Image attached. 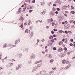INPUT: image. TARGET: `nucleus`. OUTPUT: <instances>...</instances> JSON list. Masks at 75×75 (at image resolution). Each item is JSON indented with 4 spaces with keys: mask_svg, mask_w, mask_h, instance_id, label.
<instances>
[{
    "mask_svg": "<svg viewBox=\"0 0 75 75\" xmlns=\"http://www.w3.org/2000/svg\"><path fill=\"white\" fill-rule=\"evenodd\" d=\"M55 23H54V22H52V26H54V25H55Z\"/></svg>",
    "mask_w": 75,
    "mask_h": 75,
    "instance_id": "nucleus-31",
    "label": "nucleus"
},
{
    "mask_svg": "<svg viewBox=\"0 0 75 75\" xmlns=\"http://www.w3.org/2000/svg\"><path fill=\"white\" fill-rule=\"evenodd\" d=\"M58 51L59 52H61V51H62V48H61V47L59 48L58 49Z\"/></svg>",
    "mask_w": 75,
    "mask_h": 75,
    "instance_id": "nucleus-17",
    "label": "nucleus"
},
{
    "mask_svg": "<svg viewBox=\"0 0 75 75\" xmlns=\"http://www.w3.org/2000/svg\"><path fill=\"white\" fill-rule=\"evenodd\" d=\"M69 68V65H68L65 68H64V69H68V68Z\"/></svg>",
    "mask_w": 75,
    "mask_h": 75,
    "instance_id": "nucleus-23",
    "label": "nucleus"
},
{
    "mask_svg": "<svg viewBox=\"0 0 75 75\" xmlns=\"http://www.w3.org/2000/svg\"><path fill=\"white\" fill-rule=\"evenodd\" d=\"M52 21H53V19L52 18L48 19L47 20V22L49 23H51V22H52Z\"/></svg>",
    "mask_w": 75,
    "mask_h": 75,
    "instance_id": "nucleus-8",
    "label": "nucleus"
},
{
    "mask_svg": "<svg viewBox=\"0 0 75 75\" xmlns=\"http://www.w3.org/2000/svg\"><path fill=\"white\" fill-rule=\"evenodd\" d=\"M55 32V31H57V29H54L53 30Z\"/></svg>",
    "mask_w": 75,
    "mask_h": 75,
    "instance_id": "nucleus-40",
    "label": "nucleus"
},
{
    "mask_svg": "<svg viewBox=\"0 0 75 75\" xmlns=\"http://www.w3.org/2000/svg\"><path fill=\"white\" fill-rule=\"evenodd\" d=\"M62 63L63 64H65L66 63V60H63L62 61Z\"/></svg>",
    "mask_w": 75,
    "mask_h": 75,
    "instance_id": "nucleus-16",
    "label": "nucleus"
},
{
    "mask_svg": "<svg viewBox=\"0 0 75 75\" xmlns=\"http://www.w3.org/2000/svg\"><path fill=\"white\" fill-rule=\"evenodd\" d=\"M45 41V40L44 39H43L41 40V41H42V42H44V41Z\"/></svg>",
    "mask_w": 75,
    "mask_h": 75,
    "instance_id": "nucleus-56",
    "label": "nucleus"
},
{
    "mask_svg": "<svg viewBox=\"0 0 75 75\" xmlns=\"http://www.w3.org/2000/svg\"><path fill=\"white\" fill-rule=\"evenodd\" d=\"M29 22L30 23V21H28V22H25L24 23L25 25H30V24L29 23H28Z\"/></svg>",
    "mask_w": 75,
    "mask_h": 75,
    "instance_id": "nucleus-9",
    "label": "nucleus"
},
{
    "mask_svg": "<svg viewBox=\"0 0 75 75\" xmlns=\"http://www.w3.org/2000/svg\"><path fill=\"white\" fill-rule=\"evenodd\" d=\"M40 41V39H38L37 40V42H39Z\"/></svg>",
    "mask_w": 75,
    "mask_h": 75,
    "instance_id": "nucleus-64",
    "label": "nucleus"
},
{
    "mask_svg": "<svg viewBox=\"0 0 75 75\" xmlns=\"http://www.w3.org/2000/svg\"><path fill=\"white\" fill-rule=\"evenodd\" d=\"M54 13L53 11H51L50 13V17H52V16H54Z\"/></svg>",
    "mask_w": 75,
    "mask_h": 75,
    "instance_id": "nucleus-6",
    "label": "nucleus"
},
{
    "mask_svg": "<svg viewBox=\"0 0 75 75\" xmlns=\"http://www.w3.org/2000/svg\"><path fill=\"white\" fill-rule=\"evenodd\" d=\"M55 13L56 14V15H57V14H58V11H56Z\"/></svg>",
    "mask_w": 75,
    "mask_h": 75,
    "instance_id": "nucleus-35",
    "label": "nucleus"
},
{
    "mask_svg": "<svg viewBox=\"0 0 75 75\" xmlns=\"http://www.w3.org/2000/svg\"><path fill=\"white\" fill-rule=\"evenodd\" d=\"M20 42V39H18L16 40L15 42V44H18Z\"/></svg>",
    "mask_w": 75,
    "mask_h": 75,
    "instance_id": "nucleus-10",
    "label": "nucleus"
},
{
    "mask_svg": "<svg viewBox=\"0 0 75 75\" xmlns=\"http://www.w3.org/2000/svg\"><path fill=\"white\" fill-rule=\"evenodd\" d=\"M65 56V55L64 54H62V55L61 56V57H64Z\"/></svg>",
    "mask_w": 75,
    "mask_h": 75,
    "instance_id": "nucleus-50",
    "label": "nucleus"
},
{
    "mask_svg": "<svg viewBox=\"0 0 75 75\" xmlns=\"http://www.w3.org/2000/svg\"><path fill=\"white\" fill-rule=\"evenodd\" d=\"M54 72L52 71H50L49 72V74L50 75H53Z\"/></svg>",
    "mask_w": 75,
    "mask_h": 75,
    "instance_id": "nucleus-12",
    "label": "nucleus"
},
{
    "mask_svg": "<svg viewBox=\"0 0 75 75\" xmlns=\"http://www.w3.org/2000/svg\"><path fill=\"white\" fill-rule=\"evenodd\" d=\"M53 36L54 37H57V35L55 34H54Z\"/></svg>",
    "mask_w": 75,
    "mask_h": 75,
    "instance_id": "nucleus-51",
    "label": "nucleus"
},
{
    "mask_svg": "<svg viewBox=\"0 0 75 75\" xmlns=\"http://www.w3.org/2000/svg\"><path fill=\"white\" fill-rule=\"evenodd\" d=\"M69 61H66V64H69Z\"/></svg>",
    "mask_w": 75,
    "mask_h": 75,
    "instance_id": "nucleus-29",
    "label": "nucleus"
},
{
    "mask_svg": "<svg viewBox=\"0 0 75 75\" xmlns=\"http://www.w3.org/2000/svg\"><path fill=\"white\" fill-rule=\"evenodd\" d=\"M21 67V65H19L16 68V70H18L19 69V68H20Z\"/></svg>",
    "mask_w": 75,
    "mask_h": 75,
    "instance_id": "nucleus-11",
    "label": "nucleus"
},
{
    "mask_svg": "<svg viewBox=\"0 0 75 75\" xmlns=\"http://www.w3.org/2000/svg\"><path fill=\"white\" fill-rule=\"evenodd\" d=\"M62 42H64L65 44H67L68 43V38H66L65 39L64 38H63L62 40Z\"/></svg>",
    "mask_w": 75,
    "mask_h": 75,
    "instance_id": "nucleus-1",
    "label": "nucleus"
},
{
    "mask_svg": "<svg viewBox=\"0 0 75 75\" xmlns=\"http://www.w3.org/2000/svg\"><path fill=\"white\" fill-rule=\"evenodd\" d=\"M46 13H47V10H46L45 9H44L43 10V12H41L40 13V14H43V15H44V14H46Z\"/></svg>",
    "mask_w": 75,
    "mask_h": 75,
    "instance_id": "nucleus-4",
    "label": "nucleus"
},
{
    "mask_svg": "<svg viewBox=\"0 0 75 75\" xmlns=\"http://www.w3.org/2000/svg\"><path fill=\"white\" fill-rule=\"evenodd\" d=\"M38 21H39V22H40V23H41L42 22V20H39V21H37V22H38Z\"/></svg>",
    "mask_w": 75,
    "mask_h": 75,
    "instance_id": "nucleus-38",
    "label": "nucleus"
},
{
    "mask_svg": "<svg viewBox=\"0 0 75 75\" xmlns=\"http://www.w3.org/2000/svg\"><path fill=\"white\" fill-rule=\"evenodd\" d=\"M21 13V10H19L17 13V14H19V13Z\"/></svg>",
    "mask_w": 75,
    "mask_h": 75,
    "instance_id": "nucleus-41",
    "label": "nucleus"
},
{
    "mask_svg": "<svg viewBox=\"0 0 75 75\" xmlns=\"http://www.w3.org/2000/svg\"><path fill=\"white\" fill-rule=\"evenodd\" d=\"M30 8H31V9H33L34 8V7H33V6H31L30 7Z\"/></svg>",
    "mask_w": 75,
    "mask_h": 75,
    "instance_id": "nucleus-44",
    "label": "nucleus"
},
{
    "mask_svg": "<svg viewBox=\"0 0 75 75\" xmlns=\"http://www.w3.org/2000/svg\"><path fill=\"white\" fill-rule=\"evenodd\" d=\"M23 24H22L21 25H20V27H21V28H22L23 27Z\"/></svg>",
    "mask_w": 75,
    "mask_h": 75,
    "instance_id": "nucleus-61",
    "label": "nucleus"
},
{
    "mask_svg": "<svg viewBox=\"0 0 75 75\" xmlns=\"http://www.w3.org/2000/svg\"><path fill=\"white\" fill-rule=\"evenodd\" d=\"M45 52H46V53H48V52L49 51H48V50L46 49L45 50Z\"/></svg>",
    "mask_w": 75,
    "mask_h": 75,
    "instance_id": "nucleus-28",
    "label": "nucleus"
},
{
    "mask_svg": "<svg viewBox=\"0 0 75 75\" xmlns=\"http://www.w3.org/2000/svg\"><path fill=\"white\" fill-rule=\"evenodd\" d=\"M45 3L44 2H42L41 3V5H42V6H43V5H44V4Z\"/></svg>",
    "mask_w": 75,
    "mask_h": 75,
    "instance_id": "nucleus-55",
    "label": "nucleus"
},
{
    "mask_svg": "<svg viewBox=\"0 0 75 75\" xmlns=\"http://www.w3.org/2000/svg\"><path fill=\"white\" fill-rule=\"evenodd\" d=\"M52 69L54 71H56V69H57V67H53L52 68Z\"/></svg>",
    "mask_w": 75,
    "mask_h": 75,
    "instance_id": "nucleus-21",
    "label": "nucleus"
},
{
    "mask_svg": "<svg viewBox=\"0 0 75 75\" xmlns=\"http://www.w3.org/2000/svg\"><path fill=\"white\" fill-rule=\"evenodd\" d=\"M68 31H66L65 32V34H68Z\"/></svg>",
    "mask_w": 75,
    "mask_h": 75,
    "instance_id": "nucleus-60",
    "label": "nucleus"
},
{
    "mask_svg": "<svg viewBox=\"0 0 75 75\" xmlns=\"http://www.w3.org/2000/svg\"><path fill=\"white\" fill-rule=\"evenodd\" d=\"M30 58H32L33 59H34V58H35V54H33L32 55H31L30 57Z\"/></svg>",
    "mask_w": 75,
    "mask_h": 75,
    "instance_id": "nucleus-7",
    "label": "nucleus"
},
{
    "mask_svg": "<svg viewBox=\"0 0 75 75\" xmlns=\"http://www.w3.org/2000/svg\"><path fill=\"white\" fill-rule=\"evenodd\" d=\"M40 66H41V65H40V66H38L35 67H33V69L32 70V72H35V71H36V69H37V67L38 68V67H40Z\"/></svg>",
    "mask_w": 75,
    "mask_h": 75,
    "instance_id": "nucleus-3",
    "label": "nucleus"
},
{
    "mask_svg": "<svg viewBox=\"0 0 75 75\" xmlns=\"http://www.w3.org/2000/svg\"><path fill=\"white\" fill-rule=\"evenodd\" d=\"M28 29H26L25 31V33H27L28 32Z\"/></svg>",
    "mask_w": 75,
    "mask_h": 75,
    "instance_id": "nucleus-22",
    "label": "nucleus"
},
{
    "mask_svg": "<svg viewBox=\"0 0 75 75\" xmlns=\"http://www.w3.org/2000/svg\"><path fill=\"white\" fill-rule=\"evenodd\" d=\"M68 33L69 34H72V32L69 30L68 31Z\"/></svg>",
    "mask_w": 75,
    "mask_h": 75,
    "instance_id": "nucleus-27",
    "label": "nucleus"
},
{
    "mask_svg": "<svg viewBox=\"0 0 75 75\" xmlns=\"http://www.w3.org/2000/svg\"><path fill=\"white\" fill-rule=\"evenodd\" d=\"M26 2H28L30 3V0H26Z\"/></svg>",
    "mask_w": 75,
    "mask_h": 75,
    "instance_id": "nucleus-37",
    "label": "nucleus"
},
{
    "mask_svg": "<svg viewBox=\"0 0 75 75\" xmlns=\"http://www.w3.org/2000/svg\"><path fill=\"white\" fill-rule=\"evenodd\" d=\"M54 39H51V42H54Z\"/></svg>",
    "mask_w": 75,
    "mask_h": 75,
    "instance_id": "nucleus-47",
    "label": "nucleus"
},
{
    "mask_svg": "<svg viewBox=\"0 0 75 75\" xmlns=\"http://www.w3.org/2000/svg\"><path fill=\"white\" fill-rule=\"evenodd\" d=\"M32 3H35V0H33L32 1Z\"/></svg>",
    "mask_w": 75,
    "mask_h": 75,
    "instance_id": "nucleus-36",
    "label": "nucleus"
},
{
    "mask_svg": "<svg viewBox=\"0 0 75 75\" xmlns=\"http://www.w3.org/2000/svg\"><path fill=\"white\" fill-rule=\"evenodd\" d=\"M7 47V44H5L3 46V48H6Z\"/></svg>",
    "mask_w": 75,
    "mask_h": 75,
    "instance_id": "nucleus-14",
    "label": "nucleus"
},
{
    "mask_svg": "<svg viewBox=\"0 0 75 75\" xmlns=\"http://www.w3.org/2000/svg\"><path fill=\"white\" fill-rule=\"evenodd\" d=\"M41 62V61H37L35 63V64H38V63H39V62Z\"/></svg>",
    "mask_w": 75,
    "mask_h": 75,
    "instance_id": "nucleus-18",
    "label": "nucleus"
},
{
    "mask_svg": "<svg viewBox=\"0 0 75 75\" xmlns=\"http://www.w3.org/2000/svg\"><path fill=\"white\" fill-rule=\"evenodd\" d=\"M48 42L49 43V44H48V46H50V44H51V42H50V41H49Z\"/></svg>",
    "mask_w": 75,
    "mask_h": 75,
    "instance_id": "nucleus-42",
    "label": "nucleus"
},
{
    "mask_svg": "<svg viewBox=\"0 0 75 75\" xmlns=\"http://www.w3.org/2000/svg\"><path fill=\"white\" fill-rule=\"evenodd\" d=\"M40 46L42 47V48H44V46H43L42 45H40Z\"/></svg>",
    "mask_w": 75,
    "mask_h": 75,
    "instance_id": "nucleus-54",
    "label": "nucleus"
},
{
    "mask_svg": "<svg viewBox=\"0 0 75 75\" xmlns=\"http://www.w3.org/2000/svg\"><path fill=\"white\" fill-rule=\"evenodd\" d=\"M49 58H52V55L51 54H49V56H48Z\"/></svg>",
    "mask_w": 75,
    "mask_h": 75,
    "instance_id": "nucleus-19",
    "label": "nucleus"
},
{
    "mask_svg": "<svg viewBox=\"0 0 75 75\" xmlns=\"http://www.w3.org/2000/svg\"><path fill=\"white\" fill-rule=\"evenodd\" d=\"M2 55V54H1V53H0V59H3V60H4V59H7V56L6 57L4 58H2L1 57V56Z\"/></svg>",
    "mask_w": 75,
    "mask_h": 75,
    "instance_id": "nucleus-5",
    "label": "nucleus"
},
{
    "mask_svg": "<svg viewBox=\"0 0 75 75\" xmlns=\"http://www.w3.org/2000/svg\"><path fill=\"white\" fill-rule=\"evenodd\" d=\"M59 45H62L63 44V42L59 41Z\"/></svg>",
    "mask_w": 75,
    "mask_h": 75,
    "instance_id": "nucleus-15",
    "label": "nucleus"
},
{
    "mask_svg": "<svg viewBox=\"0 0 75 75\" xmlns=\"http://www.w3.org/2000/svg\"><path fill=\"white\" fill-rule=\"evenodd\" d=\"M53 6H54V7H55V6H56V4H53Z\"/></svg>",
    "mask_w": 75,
    "mask_h": 75,
    "instance_id": "nucleus-58",
    "label": "nucleus"
},
{
    "mask_svg": "<svg viewBox=\"0 0 75 75\" xmlns=\"http://www.w3.org/2000/svg\"><path fill=\"white\" fill-rule=\"evenodd\" d=\"M70 41H71V42H73L74 40H73V39H70Z\"/></svg>",
    "mask_w": 75,
    "mask_h": 75,
    "instance_id": "nucleus-59",
    "label": "nucleus"
},
{
    "mask_svg": "<svg viewBox=\"0 0 75 75\" xmlns=\"http://www.w3.org/2000/svg\"><path fill=\"white\" fill-rule=\"evenodd\" d=\"M10 65L11 66H13V64L12 63H10Z\"/></svg>",
    "mask_w": 75,
    "mask_h": 75,
    "instance_id": "nucleus-49",
    "label": "nucleus"
},
{
    "mask_svg": "<svg viewBox=\"0 0 75 75\" xmlns=\"http://www.w3.org/2000/svg\"><path fill=\"white\" fill-rule=\"evenodd\" d=\"M29 33L30 34V37H32L33 35V31H31L30 30H29Z\"/></svg>",
    "mask_w": 75,
    "mask_h": 75,
    "instance_id": "nucleus-2",
    "label": "nucleus"
},
{
    "mask_svg": "<svg viewBox=\"0 0 75 75\" xmlns=\"http://www.w3.org/2000/svg\"><path fill=\"white\" fill-rule=\"evenodd\" d=\"M53 50H54V51H56V50L57 49V48L55 47H54L53 48Z\"/></svg>",
    "mask_w": 75,
    "mask_h": 75,
    "instance_id": "nucleus-34",
    "label": "nucleus"
},
{
    "mask_svg": "<svg viewBox=\"0 0 75 75\" xmlns=\"http://www.w3.org/2000/svg\"><path fill=\"white\" fill-rule=\"evenodd\" d=\"M71 28H74V25H71Z\"/></svg>",
    "mask_w": 75,
    "mask_h": 75,
    "instance_id": "nucleus-53",
    "label": "nucleus"
},
{
    "mask_svg": "<svg viewBox=\"0 0 75 75\" xmlns=\"http://www.w3.org/2000/svg\"><path fill=\"white\" fill-rule=\"evenodd\" d=\"M50 63L52 64L54 62V60L53 59H51L50 61Z\"/></svg>",
    "mask_w": 75,
    "mask_h": 75,
    "instance_id": "nucleus-24",
    "label": "nucleus"
},
{
    "mask_svg": "<svg viewBox=\"0 0 75 75\" xmlns=\"http://www.w3.org/2000/svg\"><path fill=\"white\" fill-rule=\"evenodd\" d=\"M33 11V10H30L29 11V13H31Z\"/></svg>",
    "mask_w": 75,
    "mask_h": 75,
    "instance_id": "nucleus-57",
    "label": "nucleus"
},
{
    "mask_svg": "<svg viewBox=\"0 0 75 75\" xmlns=\"http://www.w3.org/2000/svg\"><path fill=\"white\" fill-rule=\"evenodd\" d=\"M24 20V18L23 17H21L20 18V20H22V21Z\"/></svg>",
    "mask_w": 75,
    "mask_h": 75,
    "instance_id": "nucleus-20",
    "label": "nucleus"
},
{
    "mask_svg": "<svg viewBox=\"0 0 75 75\" xmlns=\"http://www.w3.org/2000/svg\"><path fill=\"white\" fill-rule=\"evenodd\" d=\"M42 54H44L45 53V51H42Z\"/></svg>",
    "mask_w": 75,
    "mask_h": 75,
    "instance_id": "nucleus-43",
    "label": "nucleus"
},
{
    "mask_svg": "<svg viewBox=\"0 0 75 75\" xmlns=\"http://www.w3.org/2000/svg\"><path fill=\"white\" fill-rule=\"evenodd\" d=\"M49 39L50 40H52L53 38H54V37L53 36L51 35L49 37Z\"/></svg>",
    "mask_w": 75,
    "mask_h": 75,
    "instance_id": "nucleus-13",
    "label": "nucleus"
},
{
    "mask_svg": "<svg viewBox=\"0 0 75 75\" xmlns=\"http://www.w3.org/2000/svg\"><path fill=\"white\" fill-rule=\"evenodd\" d=\"M64 16H65V17H67V16H68V15H67V14L65 13L64 14Z\"/></svg>",
    "mask_w": 75,
    "mask_h": 75,
    "instance_id": "nucleus-46",
    "label": "nucleus"
},
{
    "mask_svg": "<svg viewBox=\"0 0 75 75\" xmlns=\"http://www.w3.org/2000/svg\"><path fill=\"white\" fill-rule=\"evenodd\" d=\"M57 11H59L60 10V9L59 8H57Z\"/></svg>",
    "mask_w": 75,
    "mask_h": 75,
    "instance_id": "nucleus-48",
    "label": "nucleus"
},
{
    "mask_svg": "<svg viewBox=\"0 0 75 75\" xmlns=\"http://www.w3.org/2000/svg\"><path fill=\"white\" fill-rule=\"evenodd\" d=\"M59 33L60 34H62V33H64V31H62V30H59Z\"/></svg>",
    "mask_w": 75,
    "mask_h": 75,
    "instance_id": "nucleus-26",
    "label": "nucleus"
},
{
    "mask_svg": "<svg viewBox=\"0 0 75 75\" xmlns=\"http://www.w3.org/2000/svg\"><path fill=\"white\" fill-rule=\"evenodd\" d=\"M55 32L53 31V30H52L51 31V33H52V34H54Z\"/></svg>",
    "mask_w": 75,
    "mask_h": 75,
    "instance_id": "nucleus-32",
    "label": "nucleus"
},
{
    "mask_svg": "<svg viewBox=\"0 0 75 75\" xmlns=\"http://www.w3.org/2000/svg\"><path fill=\"white\" fill-rule=\"evenodd\" d=\"M63 50H64V51H66L67 50V48L66 47H64L63 48Z\"/></svg>",
    "mask_w": 75,
    "mask_h": 75,
    "instance_id": "nucleus-30",
    "label": "nucleus"
},
{
    "mask_svg": "<svg viewBox=\"0 0 75 75\" xmlns=\"http://www.w3.org/2000/svg\"><path fill=\"white\" fill-rule=\"evenodd\" d=\"M70 23H72L73 22V20H70L69 21Z\"/></svg>",
    "mask_w": 75,
    "mask_h": 75,
    "instance_id": "nucleus-45",
    "label": "nucleus"
},
{
    "mask_svg": "<svg viewBox=\"0 0 75 75\" xmlns=\"http://www.w3.org/2000/svg\"><path fill=\"white\" fill-rule=\"evenodd\" d=\"M71 7L72 9L74 10V7L72 6H71Z\"/></svg>",
    "mask_w": 75,
    "mask_h": 75,
    "instance_id": "nucleus-62",
    "label": "nucleus"
},
{
    "mask_svg": "<svg viewBox=\"0 0 75 75\" xmlns=\"http://www.w3.org/2000/svg\"><path fill=\"white\" fill-rule=\"evenodd\" d=\"M70 54H71V52H68L67 53V54L69 56L70 55Z\"/></svg>",
    "mask_w": 75,
    "mask_h": 75,
    "instance_id": "nucleus-33",
    "label": "nucleus"
},
{
    "mask_svg": "<svg viewBox=\"0 0 75 75\" xmlns=\"http://www.w3.org/2000/svg\"><path fill=\"white\" fill-rule=\"evenodd\" d=\"M46 28L47 29H48L49 28H50V27H49V26H47Z\"/></svg>",
    "mask_w": 75,
    "mask_h": 75,
    "instance_id": "nucleus-39",
    "label": "nucleus"
},
{
    "mask_svg": "<svg viewBox=\"0 0 75 75\" xmlns=\"http://www.w3.org/2000/svg\"><path fill=\"white\" fill-rule=\"evenodd\" d=\"M52 10H53L54 11H55V10H56L55 8L54 7L53 8Z\"/></svg>",
    "mask_w": 75,
    "mask_h": 75,
    "instance_id": "nucleus-52",
    "label": "nucleus"
},
{
    "mask_svg": "<svg viewBox=\"0 0 75 75\" xmlns=\"http://www.w3.org/2000/svg\"><path fill=\"white\" fill-rule=\"evenodd\" d=\"M70 46H72V45H73V44H72V43H70Z\"/></svg>",
    "mask_w": 75,
    "mask_h": 75,
    "instance_id": "nucleus-63",
    "label": "nucleus"
},
{
    "mask_svg": "<svg viewBox=\"0 0 75 75\" xmlns=\"http://www.w3.org/2000/svg\"><path fill=\"white\" fill-rule=\"evenodd\" d=\"M70 13H71V14H75V11H71L70 12Z\"/></svg>",
    "mask_w": 75,
    "mask_h": 75,
    "instance_id": "nucleus-25",
    "label": "nucleus"
}]
</instances>
